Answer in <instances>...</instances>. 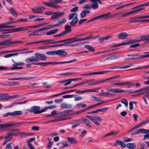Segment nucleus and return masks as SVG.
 <instances>
[{
    "mask_svg": "<svg viewBox=\"0 0 149 149\" xmlns=\"http://www.w3.org/2000/svg\"><path fill=\"white\" fill-rule=\"evenodd\" d=\"M35 56H31L30 57L26 58L25 59V61L28 63H30L32 62L33 63V64L36 65H61L75 61L77 60V59H75L68 61L58 62H38L35 63V62L38 61L40 59L41 60H45L47 59V57L46 55L45 54L39 53H35Z\"/></svg>",
    "mask_w": 149,
    "mask_h": 149,
    "instance_id": "obj_1",
    "label": "nucleus"
},
{
    "mask_svg": "<svg viewBox=\"0 0 149 149\" xmlns=\"http://www.w3.org/2000/svg\"><path fill=\"white\" fill-rule=\"evenodd\" d=\"M40 106H34L28 109V111L31 113L33 112L35 114H39L44 112L43 109L40 110Z\"/></svg>",
    "mask_w": 149,
    "mask_h": 149,
    "instance_id": "obj_2",
    "label": "nucleus"
},
{
    "mask_svg": "<svg viewBox=\"0 0 149 149\" xmlns=\"http://www.w3.org/2000/svg\"><path fill=\"white\" fill-rule=\"evenodd\" d=\"M12 39H10L0 42V46L7 45H9L14 44L17 43H20L23 42V41H12Z\"/></svg>",
    "mask_w": 149,
    "mask_h": 149,
    "instance_id": "obj_3",
    "label": "nucleus"
},
{
    "mask_svg": "<svg viewBox=\"0 0 149 149\" xmlns=\"http://www.w3.org/2000/svg\"><path fill=\"white\" fill-rule=\"evenodd\" d=\"M19 96V95H14L12 96H9V95L7 93H2V97L1 100L2 101L9 99H12L15 98Z\"/></svg>",
    "mask_w": 149,
    "mask_h": 149,
    "instance_id": "obj_4",
    "label": "nucleus"
},
{
    "mask_svg": "<svg viewBox=\"0 0 149 149\" xmlns=\"http://www.w3.org/2000/svg\"><path fill=\"white\" fill-rule=\"evenodd\" d=\"M22 111H15L12 112H8L5 113L3 115L4 117H8L10 115L11 116H15L22 114Z\"/></svg>",
    "mask_w": 149,
    "mask_h": 149,
    "instance_id": "obj_5",
    "label": "nucleus"
},
{
    "mask_svg": "<svg viewBox=\"0 0 149 149\" xmlns=\"http://www.w3.org/2000/svg\"><path fill=\"white\" fill-rule=\"evenodd\" d=\"M127 56L134 57L133 58L135 60L140 58H143L149 57V54L143 55H140L139 54H136L128 55Z\"/></svg>",
    "mask_w": 149,
    "mask_h": 149,
    "instance_id": "obj_6",
    "label": "nucleus"
},
{
    "mask_svg": "<svg viewBox=\"0 0 149 149\" xmlns=\"http://www.w3.org/2000/svg\"><path fill=\"white\" fill-rule=\"evenodd\" d=\"M32 52V51H28L20 53L8 54L5 55L4 56V57L5 58H9L13 56H18L19 54H24L25 53L27 54L28 53H30Z\"/></svg>",
    "mask_w": 149,
    "mask_h": 149,
    "instance_id": "obj_7",
    "label": "nucleus"
},
{
    "mask_svg": "<svg viewBox=\"0 0 149 149\" xmlns=\"http://www.w3.org/2000/svg\"><path fill=\"white\" fill-rule=\"evenodd\" d=\"M23 67H18L17 66H14V67L10 68H8L7 67L0 66V70H13L16 69H22Z\"/></svg>",
    "mask_w": 149,
    "mask_h": 149,
    "instance_id": "obj_8",
    "label": "nucleus"
},
{
    "mask_svg": "<svg viewBox=\"0 0 149 149\" xmlns=\"http://www.w3.org/2000/svg\"><path fill=\"white\" fill-rule=\"evenodd\" d=\"M68 54L67 52H65L62 49L56 50V55L60 56H67Z\"/></svg>",
    "mask_w": 149,
    "mask_h": 149,
    "instance_id": "obj_9",
    "label": "nucleus"
},
{
    "mask_svg": "<svg viewBox=\"0 0 149 149\" xmlns=\"http://www.w3.org/2000/svg\"><path fill=\"white\" fill-rule=\"evenodd\" d=\"M111 13H106L105 14H102L96 17L97 19H100L103 18V19H105L106 18H109L111 17Z\"/></svg>",
    "mask_w": 149,
    "mask_h": 149,
    "instance_id": "obj_10",
    "label": "nucleus"
},
{
    "mask_svg": "<svg viewBox=\"0 0 149 149\" xmlns=\"http://www.w3.org/2000/svg\"><path fill=\"white\" fill-rule=\"evenodd\" d=\"M73 110H68L59 113H57V115L59 116V115H63V116H70V115L68 114L69 113L73 111Z\"/></svg>",
    "mask_w": 149,
    "mask_h": 149,
    "instance_id": "obj_11",
    "label": "nucleus"
},
{
    "mask_svg": "<svg viewBox=\"0 0 149 149\" xmlns=\"http://www.w3.org/2000/svg\"><path fill=\"white\" fill-rule=\"evenodd\" d=\"M102 82H104L103 80L98 81H95V80L94 79H90L89 80V83L88 84V85H96Z\"/></svg>",
    "mask_w": 149,
    "mask_h": 149,
    "instance_id": "obj_12",
    "label": "nucleus"
},
{
    "mask_svg": "<svg viewBox=\"0 0 149 149\" xmlns=\"http://www.w3.org/2000/svg\"><path fill=\"white\" fill-rule=\"evenodd\" d=\"M109 91L114 93H122L124 92H127V91L124 90H120L118 88H111L109 89Z\"/></svg>",
    "mask_w": 149,
    "mask_h": 149,
    "instance_id": "obj_13",
    "label": "nucleus"
},
{
    "mask_svg": "<svg viewBox=\"0 0 149 149\" xmlns=\"http://www.w3.org/2000/svg\"><path fill=\"white\" fill-rule=\"evenodd\" d=\"M71 26L68 25H65V31H63V32L64 35L70 33L72 31L71 29Z\"/></svg>",
    "mask_w": 149,
    "mask_h": 149,
    "instance_id": "obj_14",
    "label": "nucleus"
},
{
    "mask_svg": "<svg viewBox=\"0 0 149 149\" xmlns=\"http://www.w3.org/2000/svg\"><path fill=\"white\" fill-rule=\"evenodd\" d=\"M115 142L116 143L114 145V146H117V145H118L120 146L123 148H125L126 146L125 144L122 141L117 140L115 141Z\"/></svg>",
    "mask_w": 149,
    "mask_h": 149,
    "instance_id": "obj_15",
    "label": "nucleus"
},
{
    "mask_svg": "<svg viewBox=\"0 0 149 149\" xmlns=\"http://www.w3.org/2000/svg\"><path fill=\"white\" fill-rule=\"evenodd\" d=\"M113 37V36L112 35H109L105 37L100 38L98 40L100 43H102L104 42V40H108L111 38Z\"/></svg>",
    "mask_w": 149,
    "mask_h": 149,
    "instance_id": "obj_16",
    "label": "nucleus"
},
{
    "mask_svg": "<svg viewBox=\"0 0 149 149\" xmlns=\"http://www.w3.org/2000/svg\"><path fill=\"white\" fill-rule=\"evenodd\" d=\"M131 66H116L112 67L110 68V70L112 69H125L127 68H130Z\"/></svg>",
    "mask_w": 149,
    "mask_h": 149,
    "instance_id": "obj_17",
    "label": "nucleus"
},
{
    "mask_svg": "<svg viewBox=\"0 0 149 149\" xmlns=\"http://www.w3.org/2000/svg\"><path fill=\"white\" fill-rule=\"evenodd\" d=\"M112 70H107L104 71H99L98 72H91L89 73V75H91L93 74H104L105 73L110 72Z\"/></svg>",
    "mask_w": 149,
    "mask_h": 149,
    "instance_id": "obj_18",
    "label": "nucleus"
},
{
    "mask_svg": "<svg viewBox=\"0 0 149 149\" xmlns=\"http://www.w3.org/2000/svg\"><path fill=\"white\" fill-rule=\"evenodd\" d=\"M90 2H93L91 5V8L94 9H97L98 7V5L96 0H90Z\"/></svg>",
    "mask_w": 149,
    "mask_h": 149,
    "instance_id": "obj_19",
    "label": "nucleus"
},
{
    "mask_svg": "<svg viewBox=\"0 0 149 149\" xmlns=\"http://www.w3.org/2000/svg\"><path fill=\"white\" fill-rule=\"evenodd\" d=\"M128 36L127 33L125 32L121 33L118 35V37L120 39H124L126 38Z\"/></svg>",
    "mask_w": 149,
    "mask_h": 149,
    "instance_id": "obj_20",
    "label": "nucleus"
},
{
    "mask_svg": "<svg viewBox=\"0 0 149 149\" xmlns=\"http://www.w3.org/2000/svg\"><path fill=\"white\" fill-rule=\"evenodd\" d=\"M8 10L11 12L13 15L16 17L18 16V14L17 12L14 8L11 7Z\"/></svg>",
    "mask_w": 149,
    "mask_h": 149,
    "instance_id": "obj_21",
    "label": "nucleus"
},
{
    "mask_svg": "<svg viewBox=\"0 0 149 149\" xmlns=\"http://www.w3.org/2000/svg\"><path fill=\"white\" fill-rule=\"evenodd\" d=\"M130 44V42H124L120 43H119L116 45H114L111 46V47L112 48L116 47L121 46H123L124 45H128Z\"/></svg>",
    "mask_w": 149,
    "mask_h": 149,
    "instance_id": "obj_22",
    "label": "nucleus"
},
{
    "mask_svg": "<svg viewBox=\"0 0 149 149\" xmlns=\"http://www.w3.org/2000/svg\"><path fill=\"white\" fill-rule=\"evenodd\" d=\"M42 4L48 6L50 7H52L55 8H58V6L54 4H52L51 2L49 3H48L47 2L43 1L42 2Z\"/></svg>",
    "mask_w": 149,
    "mask_h": 149,
    "instance_id": "obj_23",
    "label": "nucleus"
},
{
    "mask_svg": "<svg viewBox=\"0 0 149 149\" xmlns=\"http://www.w3.org/2000/svg\"><path fill=\"white\" fill-rule=\"evenodd\" d=\"M14 135V133L13 132L8 133L5 138V139L10 141L12 139Z\"/></svg>",
    "mask_w": 149,
    "mask_h": 149,
    "instance_id": "obj_24",
    "label": "nucleus"
},
{
    "mask_svg": "<svg viewBox=\"0 0 149 149\" xmlns=\"http://www.w3.org/2000/svg\"><path fill=\"white\" fill-rule=\"evenodd\" d=\"M78 21V17L74 18L70 22V24L71 26H73L75 25Z\"/></svg>",
    "mask_w": 149,
    "mask_h": 149,
    "instance_id": "obj_25",
    "label": "nucleus"
},
{
    "mask_svg": "<svg viewBox=\"0 0 149 149\" xmlns=\"http://www.w3.org/2000/svg\"><path fill=\"white\" fill-rule=\"evenodd\" d=\"M35 140V138H32L29 139V140L28 141V142L27 143V145L30 149H35L33 146L32 145L31 143H30V142H32L33 141Z\"/></svg>",
    "mask_w": 149,
    "mask_h": 149,
    "instance_id": "obj_26",
    "label": "nucleus"
},
{
    "mask_svg": "<svg viewBox=\"0 0 149 149\" xmlns=\"http://www.w3.org/2000/svg\"><path fill=\"white\" fill-rule=\"evenodd\" d=\"M61 107L63 109H68L71 108L72 106L71 104H68L65 103H63L61 104Z\"/></svg>",
    "mask_w": 149,
    "mask_h": 149,
    "instance_id": "obj_27",
    "label": "nucleus"
},
{
    "mask_svg": "<svg viewBox=\"0 0 149 149\" xmlns=\"http://www.w3.org/2000/svg\"><path fill=\"white\" fill-rule=\"evenodd\" d=\"M149 68V66H146L144 67L139 66L135 68H130L127 69V70H134L137 69H142L143 68Z\"/></svg>",
    "mask_w": 149,
    "mask_h": 149,
    "instance_id": "obj_28",
    "label": "nucleus"
},
{
    "mask_svg": "<svg viewBox=\"0 0 149 149\" xmlns=\"http://www.w3.org/2000/svg\"><path fill=\"white\" fill-rule=\"evenodd\" d=\"M90 12L89 10H82L80 16L81 18H83L85 17L87 14H88Z\"/></svg>",
    "mask_w": 149,
    "mask_h": 149,
    "instance_id": "obj_29",
    "label": "nucleus"
},
{
    "mask_svg": "<svg viewBox=\"0 0 149 149\" xmlns=\"http://www.w3.org/2000/svg\"><path fill=\"white\" fill-rule=\"evenodd\" d=\"M66 21L65 19L64 18H62L58 21V23L56 24V25H57V26H59L61 24H65L66 22Z\"/></svg>",
    "mask_w": 149,
    "mask_h": 149,
    "instance_id": "obj_30",
    "label": "nucleus"
},
{
    "mask_svg": "<svg viewBox=\"0 0 149 149\" xmlns=\"http://www.w3.org/2000/svg\"><path fill=\"white\" fill-rule=\"evenodd\" d=\"M66 39V42L67 44V46H69V44L70 43L75 42V37Z\"/></svg>",
    "mask_w": 149,
    "mask_h": 149,
    "instance_id": "obj_31",
    "label": "nucleus"
},
{
    "mask_svg": "<svg viewBox=\"0 0 149 149\" xmlns=\"http://www.w3.org/2000/svg\"><path fill=\"white\" fill-rule=\"evenodd\" d=\"M8 127H11L13 126L15 127H19L21 125V123H13L11 124H7Z\"/></svg>",
    "mask_w": 149,
    "mask_h": 149,
    "instance_id": "obj_32",
    "label": "nucleus"
},
{
    "mask_svg": "<svg viewBox=\"0 0 149 149\" xmlns=\"http://www.w3.org/2000/svg\"><path fill=\"white\" fill-rule=\"evenodd\" d=\"M68 142L71 143H76L77 142V141L76 139L73 137H68Z\"/></svg>",
    "mask_w": 149,
    "mask_h": 149,
    "instance_id": "obj_33",
    "label": "nucleus"
},
{
    "mask_svg": "<svg viewBox=\"0 0 149 149\" xmlns=\"http://www.w3.org/2000/svg\"><path fill=\"white\" fill-rule=\"evenodd\" d=\"M82 122H84L85 125L88 128H90L92 127V126L90 124L89 121L86 118H84Z\"/></svg>",
    "mask_w": 149,
    "mask_h": 149,
    "instance_id": "obj_34",
    "label": "nucleus"
},
{
    "mask_svg": "<svg viewBox=\"0 0 149 149\" xmlns=\"http://www.w3.org/2000/svg\"><path fill=\"white\" fill-rule=\"evenodd\" d=\"M127 147L129 149H134L136 147V146L134 143H129L127 144Z\"/></svg>",
    "mask_w": 149,
    "mask_h": 149,
    "instance_id": "obj_35",
    "label": "nucleus"
},
{
    "mask_svg": "<svg viewBox=\"0 0 149 149\" xmlns=\"http://www.w3.org/2000/svg\"><path fill=\"white\" fill-rule=\"evenodd\" d=\"M78 15L76 13H73L70 14L69 15V19L71 20L73 18L78 17Z\"/></svg>",
    "mask_w": 149,
    "mask_h": 149,
    "instance_id": "obj_36",
    "label": "nucleus"
},
{
    "mask_svg": "<svg viewBox=\"0 0 149 149\" xmlns=\"http://www.w3.org/2000/svg\"><path fill=\"white\" fill-rule=\"evenodd\" d=\"M61 143L63 146H61L60 148L63 149L64 147H67L68 146L67 142L66 141H61V142L57 144V145H58L60 144Z\"/></svg>",
    "mask_w": 149,
    "mask_h": 149,
    "instance_id": "obj_37",
    "label": "nucleus"
},
{
    "mask_svg": "<svg viewBox=\"0 0 149 149\" xmlns=\"http://www.w3.org/2000/svg\"><path fill=\"white\" fill-rule=\"evenodd\" d=\"M120 77V75H116L115 76H113V77H111L110 78H107L105 79H103V81L104 82H106L108 81H109V80H112L113 79L117 78H118L119 77Z\"/></svg>",
    "mask_w": 149,
    "mask_h": 149,
    "instance_id": "obj_38",
    "label": "nucleus"
},
{
    "mask_svg": "<svg viewBox=\"0 0 149 149\" xmlns=\"http://www.w3.org/2000/svg\"><path fill=\"white\" fill-rule=\"evenodd\" d=\"M84 47L89 50L91 52H94L95 51V49L93 47L89 45H85Z\"/></svg>",
    "mask_w": 149,
    "mask_h": 149,
    "instance_id": "obj_39",
    "label": "nucleus"
},
{
    "mask_svg": "<svg viewBox=\"0 0 149 149\" xmlns=\"http://www.w3.org/2000/svg\"><path fill=\"white\" fill-rule=\"evenodd\" d=\"M9 30L10 31V32L11 33L22 31V29L21 27H20L12 29H10Z\"/></svg>",
    "mask_w": 149,
    "mask_h": 149,
    "instance_id": "obj_40",
    "label": "nucleus"
},
{
    "mask_svg": "<svg viewBox=\"0 0 149 149\" xmlns=\"http://www.w3.org/2000/svg\"><path fill=\"white\" fill-rule=\"evenodd\" d=\"M100 95H103L105 96H112V94L110 93L109 92L104 93L103 92H101L99 94Z\"/></svg>",
    "mask_w": 149,
    "mask_h": 149,
    "instance_id": "obj_41",
    "label": "nucleus"
},
{
    "mask_svg": "<svg viewBox=\"0 0 149 149\" xmlns=\"http://www.w3.org/2000/svg\"><path fill=\"white\" fill-rule=\"evenodd\" d=\"M67 46V44L66 42L65 43H63L61 44H58L54 45H51L52 47H58L61 46Z\"/></svg>",
    "mask_w": 149,
    "mask_h": 149,
    "instance_id": "obj_42",
    "label": "nucleus"
},
{
    "mask_svg": "<svg viewBox=\"0 0 149 149\" xmlns=\"http://www.w3.org/2000/svg\"><path fill=\"white\" fill-rule=\"evenodd\" d=\"M56 105H52L47 107H46L43 109V110H44V112L46 111L47 109H52L55 108L56 107Z\"/></svg>",
    "mask_w": 149,
    "mask_h": 149,
    "instance_id": "obj_43",
    "label": "nucleus"
},
{
    "mask_svg": "<svg viewBox=\"0 0 149 149\" xmlns=\"http://www.w3.org/2000/svg\"><path fill=\"white\" fill-rule=\"evenodd\" d=\"M145 9L144 8H139L134 11H131L132 15L140 11L141 10H143Z\"/></svg>",
    "mask_w": 149,
    "mask_h": 149,
    "instance_id": "obj_44",
    "label": "nucleus"
},
{
    "mask_svg": "<svg viewBox=\"0 0 149 149\" xmlns=\"http://www.w3.org/2000/svg\"><path fill=\"white\" fill-rule=\"evenodd\" d=\"M91 99L94 101H100L101 100H102L101 99L95 96H92L91 97Z\"/></svg>",
    "mask_w": 149,
    "mask_h": 149,
    "instance_id": "obj_45",
    "label": "nucleus"
},
{
    "mask_svg": "<svg viewBox=\"0 0 149 149\" xmlns=\"http://www.w3.org/2000/svg\"><path fill=\"white\" fill-rule=\"evenodd\" d=\"M102 120L100 116H93V122L97 121H101Z\"/></svg>",
    "mask_w": 149,
    "mask_h": 149,
    "instance_id": "obj_46",
    "label": "nucleus"
},
{
    "mask_svg": "<svg viewBox=\"0 0 149 149\" xmlns=\"http://www.w3.org/2000/svg\"><path fill=\"white\" fill-rule=\"evenodd\" d=\"M140 129V133L143 134L148 133H149V130L145 129Z\"/></svg>",
    "mask_w": 149,
    "mask_h": 149,
    "instance_id": "obj_47",
    "label": "nucleus"
},
{
    "mask_svg": "<svg viewBox=\"0 0 149 149\" xmlns=\"http://www.w3.org/2000/svg\"><path fill=\"white\" fill-rule=\"evenodd\" d=\"M46 54L47 55H56V50L52 51H47L46 52Z\"/></svg>",
    "mask_w": 149,
    "mask_h": 149,
    "instance_id": "obj_48",
    "label": "nucleus"
},
{
    "mask_svg": "<svg viewBox=\"0 0 149 149\" xmlns=\"http://www.w3.org/2000/svg\"><path fill=\"white\" fill-rule=\"evenodd\" d=\"M56 26H57V25H56V24H55L54 25H49L47 26V27H45V28L46 30H47V29H51V28H52L55 27Z\"/></svg>",
    "mask_w": 149,
    "mask_h": 149,
    "instance_id": "obj_49",
    "label": "nucleus"
},
{
    "mask_svg": "<svg viewBox=\"0 0 149 149\" xmlns=\"http://www.w3.org/2000/svg\"><path fill=\"white\" fill-rule=\"evenodd\" d=\"M53 15L51 17V19L52 20H54L58 18V17L57 16V13L56 12H53Z\"/></svg>",
    "mask_w": 149,
    "mask_h": 149,
    "instance_id": "obj_50",
    "label": "nucleus"
},
{
    "mask_svg": "<svg viewBox=\"0 0 149 149\" xmlns=\"http://www.w3.org/2000/svg\"><path fill=\"white\" fill-rule=\"evenodd\" d=\"M121 102L122 103L124 104L126 107H127L128 106V103L127 101L125 99H123L121 101Z\"/></svg>",
    "mask_w": 149,
    "mask_h": 149,
    "instance_id": "obj_51",
    "label": "nucleus"
},
{
    "mask_svg": "<svg viewBox=\"0 0 149 149\" xmlns=\"http://www.w3.org/2000/svg\"><path fill=\"white\" fill-rule=\"evenodd\" d=\"M132 141V139L128 138L127 137H124L123 138V141L125 142H127L130 141Z\"/></svg>",
    "mask_w": 149,
    "mask_h": 149,
    "instance_id": "obj_52",
    "label": "nucleus"
},
{
    "mask_svg": "<svg viewBox=\"0 0 149 149\" xmlns=\"http://www.w3.org/2000/svg\"><path fill=\"white\" fill-rule=\"evenodd\" d=\"M76 90H77L76 89L72 90H70V91H65V92H62V93H61V95H63V94H66V93H71V92H74V91H76Z\"/></svg>",
    "mask_w": 149,
    "mask_h": 149,
    "instance_id": "obj_53",
    "label": "nucleus"
},
{
    "mask_svg": "<svg viewBox=\"0 0 149 149\" xmlns=\"http://www.w3.org/2000/svg\"><path fill=\"white\" fill-rule=\"evenodd\" d=\"M8 127V124H0V129H5Z\"/></svg>",
    "mask_w": 149,
    "mask_h": 149,
    "instance_id": "obj_54",
    "label": "nucleus"
},
{
    "mask_svg": "<svg viewBox=\"0 0 149 149\" xmlns=\"http://www.w3.org/2000/svg\"><path fill=\"white\" fill-rule=\"evenodd\" d=\"M86 106L87 105L86 104H82L81 103H79L76 105L77 107L78 108H80L81 107H82L83 108L84 107Z\"/></svg>",
    "mask_w": 149,
    "mask_h": 149,
    "instance_id": "obj_55",
    "label": "nucleus"
},
{
    "mask_svg": "<svg viewBox=\"0 0 149 149\" xmlns=\"http://www.w3.org/2000/svg\"><path fill=\"white\" fill-rule=\"evenodd\" d=\"M56 13L58 18H59L63 16L65 13L64 12H56Z\"/></svg>",
    "mask_w": 149,
    "mask_h": 149,
    "instance_id": "obj_56",
    "label": "nucleus"
},
{
    "mask_svg": "<svg viewBox=\"0 0 149 149\" xmlns=\"http://www.w3.org/2000/svg\"><path fill=\"white\" fill-rule=\"evenodd\" d=\"M146 40V35L140 37L138 41H144Z\"/></svg>",
    "mask_w": 149,
    "mask_h": 149,
    "instance_id": "obj_57",
    "label": "nucleus"
},
{
    "mask_svg": "<svg viewBox=\"0 0 149 149\" xmlns=\"http://www.w3.org/2000/svg\"><path fill=\"white\" fill-rule=\"evenodd\" d=\"M74 97V95H66L63 96L62 97L64 98H71Z\"/></svg>",
    "mask_w": 149,
    "mask_h": 149,
    "instance_id": "obj_58",
    "label": "nucleus"
},
{
    "mask_svg": "<svg viewBox=\"0 0 149 149\" xmlns=\"http://www.w3.org/2000/svg\"><path fill=\"white\" fill-rule=\"evenodd\" d=\"M62 1V0H53L51 1L52 4H55V3H61Z\"/></svg>",
    "mask_w": 149,
    "mask_h": 149,
    "instance_id": "obj_59",
    "label": "nucleus"
},
{
    "mask_svg": "<svg viewBox=\"0 0 149 149\" xmlns=\"http://www.w3.org/2000/svg\"><path fill=\"white\" fill-rule=\"evenodd\" d=\"M6 28H7V26H6L5 22L0 24V29Z\"/></svg>",
    "mask_w": 149,
    "mask_h": 149,
    "instance_id": "obj_60",
    "label": "nucleus"
},
{
    "mask_svg": "<svg viewBox=\"0 0 149 149\" xmlns=\"http://www.w3.org/2000/svg\"><path fill=\"white\" fill-rule=\"evenodd\" d=\"M140 145L141 146V149H148L147 146L143 143H141Z\"/></svg>",
    "mask_w": 149,
    "mask_h": 149,
    "instance_id": "obj_61",
    "label": "nucleus"
},
{
    "mask_svg": "<svg viewBox=\"0 0 149 149\" xmlns=\"http://www.w3.org/2000/svg\"><path fill=\"white\" fill-rule=\"evenodd\" d=\"M9 30H10V29H3V32L2 33V34H7V33H10V31Z\"/></svg>",
    "mask_w": 149,
    "mask_h": 149,
    "instance_id": "obj_62",
    "label": "nucleus"
},
{
    "mask_svg": "<svg viewBox=\"0 0 149 149\" xmlns=\"http://www.w3.org/2000/svg\"><path fill=\"white\" fill-rule=\"evenodd\" d=\"M78 6H76L70 10V11L72 12H75L77 11L78 9Z\"/></svg>",
    "mask_w": 149,
    "mask_h": 149,
    "instance_id": "obj_63",
    "label": "nucleus"
},
{
    "mask_svg": "<svg viewBox=\"0 0 149 149\" xmlns=\"http://www.w3.org/2000/svg\"><path fill=\"white\" fill-rule=\"evenodd\" d=\"M31 129L32 130L37 131L39 130V126H33L31 127Z\"/></svg>",
    "mask_w": 149,
    "mask_h": 149,
    "instance_id": "obj_64",
    "label": "nucleus"
}]
</instances>
